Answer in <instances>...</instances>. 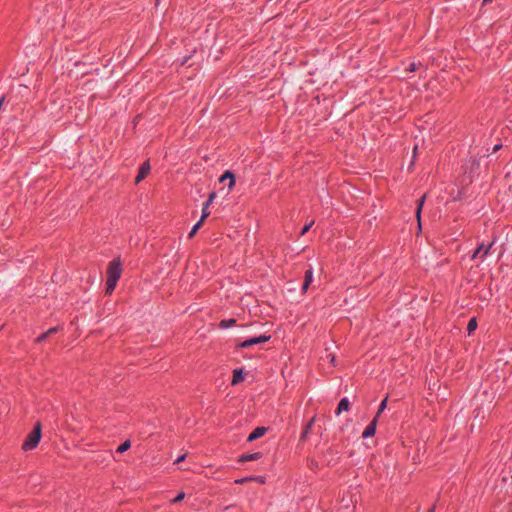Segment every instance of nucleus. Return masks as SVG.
Segmentation results:
<instances>
[{"mask_svg": "<svg viewBox=\"0 0 512 512\" xmlns=\"http://www.w3.org/2000/svg\"><path fill=\"white\" fill-rule=\"evenodd\" d=\"M210 212L208 211V207L203 206L202 208V216L199 221L204 222V220L209 216Z\"/></svg>", "mask_w": 512, "mask_h": 512, "instance_id": "21", "label": "nucleus"}, {"mask_svg": "<svg viewBox=\"0 0 512 512\" xmlns=\"http://www.w3.org/2000/svg\"><path fill=\"white\" fill-rule=\"evenodd\" d=\"M314 422H315V417H313V418H312V419L307 423L306 427L304 428V430H303V432H302V434H301V436H300V440H301V441H305V440H306L307 435H308V434H309V432L311 431V429H312V426H313Z\"/></svg>", "mask_w": 512, "mask_h": 512, "instance_id": "12", "label": "nucleus"}, {"mask_svg": "<svg viewBox=\"0 0 512 512\" xmlns=\"http://www.w3.org/2000/svg\"><path fill=\"white\" fill-rule=\"evenodd\" d=\"M150 164L149 162H145L142 164V166L140 167L139 169V172H138V175L135 179V182L136 183H139L141 182L147 175L148 173L150 172Z\"/></svg>", "mask_w": 512, "mask_h": 512, "instance_id": "5", "label": "nucleus"}, {"mask_svg": "<svg viewBox=\"0 0 512 512\" xmlns=\"http://www.w3.org/2000/svg\"><path fill=\"white\" fill-rule=\"evenodd\" d=\"M122 273L121 264L119 259L112 260L107 268V283L106 293L111 294L117 284L118 279Z\"/></svg>", "mask_w": 512, "mask_h": 512, "instance_id": "1", "label": "nucleus"}, {"mask_svg": "<svg viewBox=\"0 0 512 512\" xmlns=\"http://www.w3.org/2000/svg\"><path fill=\"white\" fill-rule=\"evenodd\" d=\"M243 379H244V376H243L242 370H239V369L234 370L232 385H236V384L240 383L241 381H243Z\"/></svg>", "mask_w": 512, "mask_h": 512, "instance_id": "13", "label": "nucleus"}, {"mask_svg": "<svg viewBox=\"0 0 512 512\" xmlns=\"http://www.w3.org/2000/svg\"><path fill=\"white\" fill-rule=\"evenodd\" d=\"M491 1H492V0H484V3L486 4V3H489V2H491Z\"/></svg>", "mask_w": 512, "mask_h": 512, "instance_id": "34", "label": "nucleus"}, {"mask_svg": "<svg viewBox=\"0 0 512 512\" xmlns=\"http://www.w3.org/2000/svg\"><path fill=\"white\" fill-rule=\"evenodd\" d=\"M185 498V493L184 492H180L173 500H172V503H178L180 501H182L183 499Z\"/></svg>", "mask_w": 512, "mask_h": 512, "instance_id": "23", "label": "nucleus"}, {"mask_svg": "<svg viewBox=\"0 0 512 512\" xmlns=\"http://www.w3.org/2000/svg\"><path fill=\"white\" fill-rule=\"evenodd\" d=\"M424 201H425V195L418 201V206H417V210H416V216H417V219H418L419 222H420L421 209H422V206L424 204Z\"/></svg>", "mask_w": 512, "mask_h": 512, "instance_id": "16", "label": "nucleus"}, {"mask_svg": "<svg viewBox=\"0 0 512 512\" xmlns=\"http://www.w3.org/2000/svg\"><path fill=\"white\" fill-rule=\"evenodd\" d=\"M229 179V184H228V188L229 190H232V188L234 187L235 185V179H234V175L232 172L230 171H226L219 179L220 182H223L225 180Z\"/></svg>", "mask_w": 512, "mask_h": 512, "instance_id": "9", "label": "nucleus"}, {"mask_svg": "<svg viewBox=\"0 0 512 512\" xmlns=\"http://www.w3.org/2000/svg\"><path fill=\"white\" fill-rule=\"evenodd\" d=\"M416 69H417V66H416L415 63L410 64L409 67L407 68V70L410 71V72H413Z\"/></svg>", "mask_w": 512, "mask_h": 512, "instance_id": "28", "label": "nucleus"}, {"mask_svg": "<svg viewBox=\"0 0 512 512\" xmlns=\"http://www.w3.org/2000/svg\"><path fill=\"white\" fill-rule=\"evenodd\" d=\"M131 446V443L129 440H126L125 442H123L118 448H117V452L119 453H123L125 451H127Z\"/></svg>", "mask_w": 512, "mask_h": 512, "instance_id": "15", "label": "nucleus"}, {"mask_svg": "<svg viewBox=\"0 0 512 512\" xmlns=\"http://www.w3.org/2000/svg\"><path fill=\"white\" fill-rule=\"evenodd\" d=\"M41 439V425L37 423L34 429L27 435L22 444V449L25 451L36 448Z\"/></svg>", "mask_w": 512, "mask_h": 512, "instance_id": "2", "label": "nucleus"}, {"mask_svg": "<svg viewBox=\"0 0 512 512\" xmlns=\"http://www.w3.org/2000/svg\"><path fill=\"white\" fill-rule=\"evenodd\" d=\"M262 457V453L255 452L249 454H243L239 457V462L256 461Z\"/></svg>", "mask_w": 512, "mask_h": 512, "instance_id": "8", "label": "nucleus"}, {"mask_svg": "<svg viewBox=\"0 0 512 512\" xmlns=\"http://www.w3.org/2000/svg\"><path fill=\"white\" fill-rule=\"evenodd\" d=\"M313 224H314V221H313V220H312V221H310L308 224H306V225L302 228V230H301V235H305V234L310 230V228L313 226Z\"/></svg>", "mask_w": 512, "mask_h": 512, "instance_id": "22", "label": "nucleus"}, {"mask_svg": "<svg viewBox=\"0 0 512 512\" xmlns=\"http://www.w3.org/2000/svg\"><path fill=\"white\" fill-rule=\"evenodd\" d=\"M386 405H387V398H385L380 403L379 409H378L377 414H376L377 417L384 411V409L386 408Z\"/></svg>", "mask_w": 512, "mask_h": 512, "instance_id": "20", "label": "nucleus"}, {"mask_svg": "<svg viewBox=\"0 0 512 512\" xmlns=\"http://www.w3.org/2000/svg\"><path fill=\"white\" fill-rule=\"evenodd\" d=\"M501 148V145H495L494 148H493V152H496L498 151L499 149Z\"/></svg>", "mask_w": 512, "mask_h": 512, "instance_id": "30", "label": "nucleus"}, {"mask_svg": "<svg viewBox=\"0 0 512 512\" xmlns=\"http://www.w3.org/2000/svg\"><path fill=\"white\" fill-rule=\"evenodd\" d=\"M202 226V221H198L192 228V230L189 232L188 237L192 238L198 231V229Z\"/></svg>", "mask_w": 512, "mask_h": 512, "instance_id": "17", "label": "nucleus"}, {"mask_svg": "<svg viewBox=\"0 0 512 512\" xmlns=\"http://www.w3.org/2000/svg\"><path fill=\"white\" fill-rule=\"evenodd\" d=\"M416 151H417V146L414 147L413 156H415Z\"/></svg>", "mask_w": 512, "mask_h": 512, "instance_id": "33", "label": "nucleus"}, {"mask_svg": "<svg viewBox=\"0 0 512 512\" xmlns=\"http://www.w3.org/2000/svg\"><path fill=\"white\" fill-rule=\"evenodd\" d=\"M267 431L266 427H257L247 438V441L252 442L265 435Z\"/></svg>", "mask_w": 512, "mask_h": 512, "instance_id": "7", "label": "nucleus"}, {"mask_svg": "<svg viewBox=\"0 0 512 512\" xmlns=\"http://www.w3.org/2000/svg\"><path fill=\"white\" fill-rule=\"evenodd\" d=\"M57 331V327H53V328H50L46 331V333H48V336H50L51 334L55 333Z\"/></svg>", "mask_w": 512, "mask_h": 512, "instance_id": "29", "label": "nucleus"}, {"mask_svg": "<svg viewBox=\"0 0 512 512\" xmlns=\"http://www.w3.org/2000/svg\"><path fill=\"white\" fill-rule=\"evenodd\" d=\"M377 426V416L374 417V419L370 422V424L365 428L362 436L364 438L371 437L375 434Z\"/></svg>", "mask_w": 512, "mask_h": 512, "instance_id": "6", "label": "nucleus"}, {"mask_svg": "<svg viewBox=\"0 0 512 512\" xmlns=\"http://www.w3.org/2000/svg\"><path fill=\"white\" fill-rule=\"evenodd\" d=\"M477 328V321L476 318H471L467 325L468 333L471 334L473 331H475Z\"/></svg>", "mask_w": 512, "mask_h": 512, "instance_id": "14", "label": "nucleus"}, {"mask_svg": "<svg viewBox=\"0 0 512 512\" xmlns=\"http://www.w3.org/2000/svg\"><path fill=\"white\" fill-rule=\"evenodd\" d=\"M215 198H216V193L215 192L210 193L207 201L204 203L203 206L209 207L211 205V203L214 201Z\"/></svg>", "mask_w": 512, "mask_h": 512, "instance_id": "19", "label": "nucleus"}, {"mask_svg": "<svg viewBox=\"0 0 512 512\" xmlns=\"http://www.w3.org/2000/svg\"><path fill=\"white\" fill-rule=\"evenodd\" d=\"M253 481H256L260 484H264L265 483V478L263 476H256V477H251Z\"/></svg>", "mask_w": 512, "mask_h": 512, "instance_id": "24", "label": "nucleus"}, {"mask_svg": "<svg viewBox=\"0 0 512 512\" xmlns=\"http://www.w3.org/2000/svg\"><path fill=\"white\" fill-rule=\"evenodd\" d=\"M313 281V271L312 269H308L306 272H305V279H304V283H303V286H302V290L303 292H306L309 285L311 284V282Z\"/></svg>", "mask_w": 512, "mask_h": 512, "instance_id": "11", "label": "nucleus"}, {"mask_svg": "<svg viewBox=\"0 0 512 512\" xmlns=\"http://www.w3.org/2000/svg\"><path fill=\"white\" fill-rule=\"evenodd\" d=\"M47 337H48V333H46V332H45V333H43L42 335H40V336L36 339V341H37V342H42V341H44Z\"/></svg>", "mask_w": 512, "mask_h": 512, "instance_id": "26", "label": "nucleus"}, {"mask_svg": "<svg viewBox=\"0 0 512 512\" xmlns=\"http://www.w3.org/2000/svg\"><path fill=\"white\" fill-rule=\"evenodd\" d=\"M186 458V454H183L181 456H179L176 461H175V464H179L180 462L184 461Z\"/></svg>", "mask_w": 512, "mask_h": 512, "instance_id": "27", "label": "nucleus"}, {"mask_svg": "<svg viewBox=\"0 0 512 512\" xmlns=\"http://www.w3.org/2000/svg\"><path fill=\"white\" fill-rule=\"evenodd\" d=\"M248 481H252V478L251 477H246V478L238 479L235 482L238 483V484H242V483H245V482H248Z\"/></svg>", "mask_w": 512, "mask_h": 512, "instance_id": "25", "label": "nucleus"}, {"mask_svg": "<svg viewBox=\"0 0 512 512\" xmlns=\"http://www.w3.org/2000/svg\"><path fill=\"white\" fill-rule=\"evenodd\" d=\"M329 356L331 357V358H330L331 363H333V362H334V359H335L334 355H329Z\"/></svg>", "mask_w": 512, "mask_h": 512, "instance_id": "31", "label": "nucleus"}, {"mask_svg": "<svg viewBox=\"0 0 512 512\" xmlns=\"http://www.w3.org/2000/svg\"><path fill=\"white\" fill-rule=\"evenodd\" d=\"M270 339V336H266V335H260L258 337H253V338H250L248 340H245L244 342H242L240 344V347L242 348H247V347H251L253 345H257V344H261V343H265L266 341H268Z\"/></svg>", "mask_w": 512, "mask_h": 512, "instance_id": "3", "label": "nucleus"}, {"mask_svg": "<svg viewBox=\"0 0 512 512\" xmlns=\"http://www.w3.org/2000/svg\"><path fill=\"white\" fill-rule=\"evenodd\" d=\"M234 323H235L234 319L222 320L220 322V327L221 328H228V327L232 326Z\"/></svg>", "mask_w": 512, "mask_h": 512, "instance_id": "18", "label": "nucleus"}, {"mask_svg": "<svg viewBox=\"0 0 512 512\" xmlns=\"http://www.w3.org/2000/svg\"><path fill=\"white\" fill-rule=\"evenodd\" d=\"M493 243H490L489 245L485 246L484 244H480L478 248L475 250V252L472 255V259H476L477 257H480L483 259L490 251Z\"/></svg>", "mask_w": 512, "mask_h": 512, "instance_id": "4", "label": "nucleus"}, {"mask_svg": "<svg viewBox=\"0 0 512 512\" xmlns=\"http://www.w3.org/2000/svg\"><path fill=\"white\" fill-rule=\"evenodd\" d=\"M434 511H435V506H432L428 512H434Z\"/></svg>", "mask_w": 512, "mask_h": 512, "instance_id": "32", "label": "nucleus"}, {"mask_svg": "<svg viewBox=\"0 0 512 512\" xmlns=\"http://www.w3.org/2000/svg\"><path fill=\"white\" fill-rule=\"evenodd\" d=\"M350 407V403L348 398H343L340 400L338 407L335 411L336 415H340L343 411H348Z\"/></svg>", "mask_w": 512, "mask_h": 512, "instance_id": "10", "label": "nucleus"}]
</instances>
